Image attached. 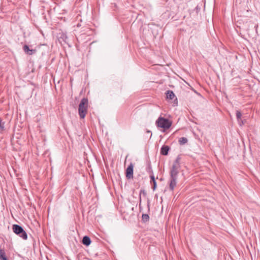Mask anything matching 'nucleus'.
I'll return each mask as SVG.
<instances>
[{
    "label": "nucleus",
    "mask_w": 260,
    "mask_h": 260,
    "mask_svg": "<svg viewBox=\"0 0 260 260\" xmlns=\"http://www.w3.org/2000/svg\"><path fill=\"white\" fill-rule=\"evenodd\" d=\"M177 176H170L169 189L173 191L177 184Z\"/></svg>",
    "instance_id": "20e7f679"
},
{
    "label": "nucleus",
    "mask_w": 260,
    "mask_h": 260,
    "mask_svg": "<svg viewBox=\"0 0 260 260\" xmlns=\"http://www.w3.org/2000/svg\"><path fill=\"white\" fill-rule=\"evenodd\" d=\"M23 50L26 54L28 55H32L36 52V50L30 49L28 46L27 45H25L23 46Z\"/></svg>",
    "instance_id": "0eeeda50"
},
{
    "label": "nucleus",
    "mask_w": 260,
    "mask_h": 260,
    "mask_svg": "<svg viewBox=\"0 0 260 260\" xmlns=\"http://www.w3.org/2000/svg\"><path fill=\"white\" fill-rule=\"evenodd\" d=\"M81 119H84L86 115H79Z\"/></svg>",
    "instance_id": "aec40b11"
},
{
    "label": "nucleus",
    "mask_w": 260,
    "mask_h": 260,
    "mask_svg": "<svg viewBox=\"0 0 260 260\" xmlns=\"http://www.w3.org/2000/svg\"><path fill=\"white\" fill-rule=\"evenodd\" d=\"M13 232L16 235L20 234L21 232L23 233V229L18 224H14L12 226Z\"/></svg>",
    "instance_id": "423d86ee"
},
{
    "label": "nucleus",
    "mask_w": 260,
    "mask_h": 260,
    "mask_svg": "<svg viewBox=\"0 0 260 260\" xmlns=\"http://www.w3.org/2000/svg\"><path fill=\"white\" fill-rule=\"evenodd\" d=\"M241 116L242 115H236L237 119L241 125L244 124L243 121L241 120Z\"/></svg>",
    "instance_id": "2eb2a0df"
},
{
    "label": "nucleus",
    "mask_w": 260,
    "mask_h": 260,
    "mask_svg": "<svg viewBox=\"0 0 260 260\" xmlns=\"http://www.w3.org/2000/svg\"><path fill=\"white\" fill-rule=\"evenodd\" d=\"M172 122L167 118L159 117L156 121L157 127L164 128L165 130L169 129L172 125Z\"/></svg>",
    "instance_id": "f257e3e1"
},
{
    "label": "nucleus",
    "mask_w": 260,
    "mask_h": 260,
    "mask_svg": "<svg viewBox=\"0 0 260 260\" xmlns=\"http://www.w3.org/2000/svg\"><path fill=\"white\" fill-rule=\"evenodd\" d=\"M0 260H8V259H7V257H6V258H5L4 259H0Z\"/></svg>",
    "instance_id": "5701e85b"
},
{
    "label": "nucleus",
    "mask_w": 260,
    "mask_h": 260,
    "mask_svg": "<svg viewBox=\"0 0 260 260\" xmlns=\"http://www.w3.org/2000/svg\"><path fill=\"white\" fill-rule=\"evenodd\" d=\"M88 106V100L83 98L79 103L78 114H84L86 113V110Z\"/></svg>",
    "instance_id": "7ed1b4c3"
},
{
    "label": "nucleus",
    "mask_w": 260,
    "mask_h": 260,
    "mask_svg": "<svg viewBox=\"0 0 260 260\" xmlns=\"http://www.w3.org/2000/svg\"><path fill=\"white\" fill-rule=\"evenodd\" d=\"M68 39L67 37V36H65L64 37V39H63L64 41V42H66V40Z\"/></svg>",
    "instance_id": "4be33fe9"
},
{
    "label": "nucleus",
    "mask_w": 260,
    "mask_h": 260,
    "mask_svg": "<svg viewBox=\"0 0 260 260\" xmlns=\"http://www.w3.org/2000/svg\"><path fill=\"white\" fill-rule=\"evenodd\" d=\"M149 220V216L147 214H143L142 216V220L143 222H146Z\"/></svg>",
    "instance_id": "f8f14e48"
},
{
    "label": "nucleus",
    "mask_w": 260,
    "mask_h": 260,
    "mask_svg": "<svg viewBox=\"0 0 260 260\" xmlns=\"http://www.w3.org/2000/svg\"><path fill=\"white\" fill-rule=\"evenodd\" d=\"M177 99L176 98L174 101V105H177Z\"/></svg>",
    "instance_id": "412c9836"
},
{
    "label": "nucleus",
    "mask_w": 260,
    "mask_h": 260,
    "mask_svg": "<svg viewBox=\"0 0 260 260\" xmlns=\"http://www.w3.org/2000/svg\"><path fill=\"white\" fill-rule=\"evenodd\" d=\"M4 123H2V120L0 119V128L3 130L4 129Z\"/></svg>",
    "instance_id": "f3484780"
},
{
    "label": "nucleus",
    "mask_w": 260,
    "mask_h": 260,
    "mask_svg": "<svg viewBox=\"0 0 260 260\" xmlns=\"http://www.w3.org/2000/svg\"><path fill=\"white\" fill-rule=\"evenodd\" d=\"M181 157L178 155L173 162L172 168L170 171V176H178L179 170L180 167Z\"/></svg>",
    "instance_id": "f03ea898"
},
{
    "label": "nucleus",
    "mask_w": 260,
    "mask_h": 260,
    "mask_svg": "<svg viewBox=\"0 0 260 260\" xmlns=\"http://www.w3.org/2000/svg\"><path fill=\"white\" fill-rule=\"evenodd\" d=\"M133 169L134 165L131 162L126 170V177L128 179L133 178Z\"/></svg>",
    "instance_id": "39448f33"
},
{
    "label": "nucleus",
    "mask_w": 260,
    "mask_h": 260,
    "mask_svg": "<svg viewBox=\"0 0 260 260\" xmlns=\"http://www.w3.org/2000/svg\"><path fill=\"white\" fill-rule=\"evenodd\" d=\"M187 139L185 137H181L179 140V143L181 145L185 144L186 143H187Z\"/></svg>",
    "instance_id": "9b49d317"
},
{
    "label": "nucleus",
    "mask_w": 260,
    "mask_h": 260,
    "mask_svg": "<svg viewBox=\"0 0 260 260\" xmlns=\"http://www.w3.org/2000/svg\"><path fill=\"white\" fill-rule=\"evenodd\" d=\"M18 235L24 240H26L27 239V235L24 230H23V233L21 232V234H18Z\"/></svg>",
    "instance_id": "ddd939ff"
},
{
    "label": "nucleus",
    "mask_w": 260,
    "mask_h": 260,
    "mask_svg": "<svg viewBox=\"0 0 260 260\" xmlns=\"http://www.w3.org/2000/svg\"><path fill=\"white\" fill-rule=\"evenodd\" d=\"M7 257L5 250L2 249H0V259H4Z\"/></svg>",
    "instance_id": "4468645a"
},
{
    "label": "nucleus",
    "mask_w": 260,
    "mask_h": 260,
    "mask_svg": "<svg viewBox=\"0 0 260 260\" xmlns=\"http://www.w3.org/2000/svg\"><path fill=\"white\" fill-rule=\"evenodd\" d=\"M146 133H147V134H150V138H151V136H152V133H151V132H150V131H146Z\"/></svg>",
    "instance_id": "6ab92c4d"
},
{
    "label": "nucleus",
    "mask_w": 260,
    "mask_h": 260,
    "mask_svg": "<svg viewBox=\"0 0 260 260\" xmlns=\"http://www.w3.org/2000/svg\"><path fill=\"white\" fill-rule=\"evenodd\" d=\"M166 97L167 99L170 100H173L174 98H175V95L173 91L171 90H168L166 92Z\"/></svg>",
    "instance_id": "9d476101"
},
{
    "label": "nucleus",
    "mask_w": 260,
    "mask_h": 260,
    "mask_svg": "<svg viewBox=\"0 0 260 260\" xmlns=\"http://www.w3.org/2000/svg\"><path fill=\"white\" fill-rule=\"evenodd\" d=\"M169 150V147L168 146L164 145L160 150V153L161 154L164 155H167L168 154V151Z\"/></svg>",
    "instance_id": "1a4fd4ad"
},
{
    "label": "nucleus",
    "mask_w": 260,
    "mask_h": 260,
    "mask_svg": "<svg viewBox=\"0 0 260 260\" xmlns=\"http://www.w3.org/2000/svg\"><path fill=\"white\" fill-rule=\"evenodd\" d=\"M152 183H153V186H152V188L153 190H154L156 187V182L155 181L152 182Z\"/></svg>",
    "instance_id": "dca6fc26"
},
{
    "label": "nucleus",
    "mask_w": 260,
    "mask_h": 260,
    "mask_svg": "<svg viewBox=\"0 0 260 260\" xmlns=\"http://www.w3.org/2000/svg\"><path fill=\"white\" fill-rule=\"evenodd\" d=\"M236 114H241V113H240V112H239L238 111H237Z\"/></svg>",
    "instance_id": "b1692460"
},
{
    "label": "nucleus",
    "mask_w": 260,
    "mask_h": 260,
    "mask_svg": "<svg viewBox=\"0 0 260 260\" xmlns=\"http://www.w3.org/2000/svg\"><path fill=\"white\" fill-rule=\"evenodd\" d=\"M82 243L85 246H89L91 243L90 238L87 236L83 237L82 239Z\"/></svg>",
    "instance_id": "6e6552de"
},
{
    "label": "nucleus",
    "mask_w": 260,
    "mask_h": 260,
    "mask_svg": "<svg viewBox=\"0 0 260 260\" xmlns=\"http://www.w3.org/2000/svg\"><path fill=\"white\" fill-rule=\"evenodd\" d=\"M150 177L151 182L155 181V178H154V176L153 175H150Z\"/></svg>",
    "instance_id": "a211bd4d"
}]
</instances>
